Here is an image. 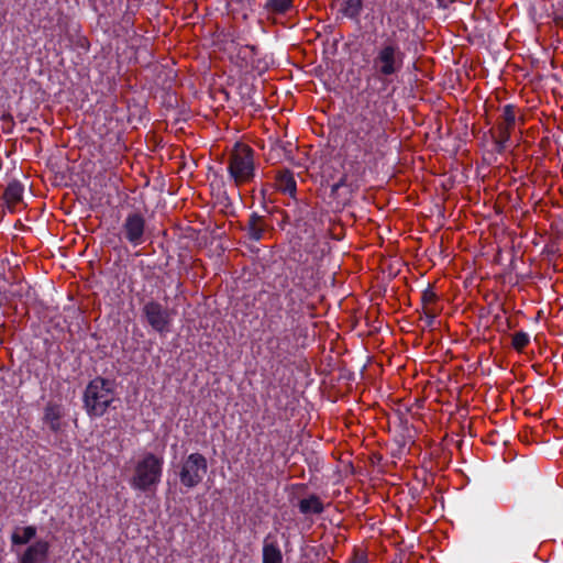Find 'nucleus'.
<instances>
[{
  "mask_svg": "<svg viewBox=\"0 0 563 563\" xmlns=\"http://www.w3.org/2000/svg\"><path fill=\"white\" fill-rule=\"evenodd\" d=\"M530 342L528 333L518 331L512 335V346L517 351H522Z\"/></svg>",
  "mask_w": 563,
  "mask_h": 563,
  "instance_id": "4be33fe9",
  "label": "nucleus"
},
{
  "mask_svg": "<svg viewBox=\"0 0 563 563\" xmlns=\"http://www.w3.org/2000/svg\"><path fill=\"white\" fill-rule=\"evenodd\" d=\"M352 563H363V562H361V561H354V562H352Z\"/></svg>",
  "mask_w": 563,
  "mask_h": 563,
  "instance_id": "cd10ccee",
  "label": "nucleus"
},
{
  "mask_svg": "<svg viewBox=\"0 0 563 563\" xmlns=\"http://www.w3.org/2000/svg\"><path fill=\"white\" fill-rule=\"evenodd\" d=\"M283 553L279 548L277 536L268 533L263 541V563H282Z\"/></svg>",
  "mask_w": 563,
  "mask_h": 563,
  "instance_id": "9d476101",
  "label": "nucleus"
},
{
  "mask_svg": "<svg viewBox=\"0 0 563 563\" xmlns=\"http://www.w3.org/2000/svg\"><path fill=\"white\" fill-rule=\"evenodd\" d=\"M347 135L354 158L363 162L378 153L388 140L383 114L369 107L354 118Z\"/></svg>",
  "mask_w": 563,
  "mask_h": 563,
  "instance_id": "f257e3e1",
  "label": "nucleus"
},
{
  "mask_svg": "<svg viewBox=\"0 0 563 563\" xmlns=\"http://www.w3.org/2000/svg\"><path fill=\"white\" fill-rule=\"evenodd\" d=\"M405 59L406 52L401 48L396 32H393L375 46L372 69L380 82L388 85L401 73Z\"/></svg>",
  "mask_w": 563,
  "mask_h": 563,
  "instance_id": "f03ea898",
  "label": "nucleus"
},
{
  "mask_svg": "<svg viewBox=\"0 0 563 563\" xmlns=\"http://www.w3.org/2000/svg\"><path fill=\"white\" fill-rule=\"evenodd\" d=\"M245 48H246V49H250V51H252V52L255 49V47H254V46H245Z\"/></svg>",
  "mask_w": 563,
  "mask_h": 563,
  "instance_id": "393cba45",
  "label": "nucleus"
},
{
  "mask_svg": "<svg viewBox=\"0 0 563 563\" xmlns=\"http://www.w3.org/2000/svg\"><path fill=\"white\" fill-rule=\"evenodd\" d=\"M266 221L265 218L253 212L250 214L246 225L244 230L246 231L247 238L252 241L258 242L264 238L266 232Z\"/></svg>",
  "mask_w": 563,
  "mask_h": 563,
  "instance_id": "f8f14e48",
  "label": "nucleus"
},
{
  "mask_svg": "<svg viewBox=\"0 0 563 563\" xmlns=\"http://www.w3.org/2000/svg\"><path fill=\"white\" fill-rule=\"evenodd\" d=\"M291 294H292V291L290 290V291L287 294V297H291Z\"/></svg>",
  "mask_w": 563,
  "mask_h": 563,
  "instance_id": "bb28decb",
  "label": "nucleus"
},
{
  "mask_svg": "<svg viewBox=\"0 0 563 563\" xmlns=\"http://www.w3.org/2000/svg\"><path fill=\"white\" fill-rule=\"evenodd\" d=\"M64 411L60 405L48 402L44 409V422L49 427L53 432L60 430V419Z\"/></svg>",
  "mask_w": 563,
  "mask_h": 563,
  "instance_id": "4468645a",
  "label": "nucleus"
},
{
  "mask_svg": "<svg viewBox=\"0 0 563 563\" xmlns=\"http://www.w3.org/2000/svg\"><path fill=\"white\" fill-rule=\"evenodd\" d=\"M294 0H266L264 9L269 14L283 15L292 10Z\"/></svg>",
  "mask_w": 563,
  "mask_h": 563,
  "instance_id": "6ab92c4d",
  "label": "nucleus"
},
{
  "mask_svg": "<svg viewBox=\"0 0 563 563\" xmlns=\"http://www.w3.org/2000/svg\"><path fill=\"white\" fill-rule=\"evenodd\" d=\"M277 189L295 198L297 192V183L294 173L290 169L278 170L275 177Z\"/></svg>",
  "mask_w": 563,
  "mask_h": 563,
  "instance_id": "ddd939ff",
  "label": "nucleus"
},
{
  "mask_svg": "<svg viewBox=\"0 0 563 563\" xmlns=\"http://www.w3.org/2000/svg\"><path fill=\"white\" fill-rule=\"evenodd\" d=\"M363 10V0H344L340 11L351 20L358 21Z\"/></svg>",
  "mask_w": 563,
  "mask_h": 563,
  "instance_id": "412c9836",
  "label": "nucleus"
},
{
  "mask_svg": "<svg viewBox=\"0 0 563 563\" xmlns=\"http://www.w3.org/2000/svg\"><path fill=\"white\" fill-rule=\"evenodd\" d=\"M300 514L308 515H320L323 512L324 507L319 496L312 494L307 498H302L298 503Z\"/></svg>",
  "mask_w": 563,
  "mask_h": 563,
  "instance_id": "2eb2a0df",
  "label": "nucleus"
},
{
  "mask_svg": "<svg viewBox=\"0 0 563 563\" xmlns=\"http://www.w3.org/2000/svg\"><path fill=\"white\" fill-rule=\"evenodd\" d=\"M36 536V527L27 526L24 528H18L11 534V542L13 545L27 544Z\"/></svg>",
  "mask_w": 563,
  "mask_h": 563,
  "instance_id": "aec40b11",
  "label": "nucleus"
},
{
  "mask_svg": "<svg viewBox=\"0 0 563 563\" xmlns=\"http://www.w3.org/2000/svg\"><path fill=\"white\" fill-rule=\"evenodd\" d=\"M49 543L37 540L30 544L20 558V563H46L48 560Z\"/></svg>",
  "mask_w": 563,
  "mask_h": 563,
  "instance_id": "1a4fd4ad",
  "label": "nucleus"
},
{
  "mask_svg": "<svg viewBox=\"0 0 563 563\" xmlns=\"http://www.w3.org/2000/svg\"><path fill=\"white\" fill-rule=\"evenodd\" d=\"M274 341H278V340H277V339H271V340L268 341V344H272Z\"/></svg>",
  "mask_w": 563,
  "mask_h": 563,
  "instance_id": "a878e982",
  "label": "nucleus"
},
{
  "mask_svg": "<svg viewBox=\"0 0 563 563\" xmlns=\"http://www.w3.org/2000/svg\"><path fill=\"white\" fill-rule=\"evenodd\" d=\"M421 300L423 302L424 314L428 319V323L431 324L437 316V311L432 306L437 302L438 296L430 287H428L422 291Z\"/></svg>",
  "mask_w": 563,
  "mask_h": 563,
  "instance_id": "a211bd4d",
  "label": "nucleus"
},
{
  "mask_svg": "<svg viewBox=\"0 0 563 563\" xmlns=\"http://www.w3.org/2000/svg\"><path fill=\"white\" fill-rule=\"evenodd\" d=\"M516 122V107L512 104H506L503 109V113L500 115V121L498 123V131L503 132L506 130L510 134L511 130L515 126Z\"/></svg>",
  "mask_w": 563,
  "mask_h": 563,
  "instance_id": "f3484780",
  "label": "nucleus"
},
{
  "mask_svg": "<svg viewBox=\"0 0 563 563\" xmlns=\"http://www.w3.org/2000/svg\"><path fill=\"white\" fill-rule=\"evenodd\" d=\"M164 459L152 452L145 453L135 464L134 474L130 479L132 488L148 492L155 489L163 474Z\"/></svg>",
  "mask_w": 563,
  "mask_h": 563,
  "instance_id": "39448f33",
  "label": "nucleus"
},
{
  "mask_svg": "<svg viewBox=\"0 0 563 563\" xmlns=\"http://www.w3.org/2000/svg\"><path fill=\"white\" fill-rule=\"evenodd\" d=\"M227 169L235 187L252 183L256 175L255 151L247 144L235 143L229 153Z\"/></svg>",
  "mask_w": 563,
  "mask_h": 563,
  "instance_id": "7ed1b4c3",
  "label": "nucleus"
},
{
  "mask_svg": "<svg viewBox=\"0 0 563 563\" xmlns=\"http://www.w3.org/2000/svg\"><path fill=\"white\" fill-rule=\"evenodd\" d=\"M255 0H231L232 3H238L241 8L251 7Z\"/></svg>",
  "mask_w": 563,
  "mask_h": 563,
  "instance_id": "b1692460",
  "label": "nucleus"
},
{
  "mask_svg": "<svg viewBox=\"0 0 563 563\" xmlns=\"http://www.w3.org/2000/svg\"><path fill=\"white\" fill-rule=\"evenodd\" d=\"M146 221L139 211L130 212L121 225V236L132 246H139L145 242Z\"/></svg>",
  "mask_w": 563,
  "mask_h": 563,
  "instance_id": "6e6552de",
  "label": "nucleus"
},
{
  "mask_svg": "<svg viewBox=\"0 0 563 563\" xmlns=\"http://www.w3.org/2000/svg\"><path fill=\"white\" fill-rule=\"evenodd\" d=\"M510 140V134L508 132L503 131V132H499L498 131V137L496 140V151L498 153H501L504 152L505 147H506V143Z\"/></svg>",
  "mask_w": 563,
  "mask_h": 563,
  "instance_id": "5701e85b",
  "label": "nucleus"
},
{
  "mask_svg": "<svg viewBox=\"0 0 563 563\" xmlns=\"http://www.w3.org/2000/svg\"><path fill=\"white\" fill-rule=\"evenodd\" d=\"M142 318L157 333L166 334L170 332L175 311L161 302L151 299L146 301L142 309Z\"/></svg>",
  "mask_w": 563,
  "mask_h": 563,
  "instance_id": "423d86ee",
  "label": "nucleus"
},
{
  "mask_svg": "<svg viewBox=\"0 0 563 563\" xmlns=\"http://www.w3.org/2000/svg\"><path fill=\"white\" fill-rule=\"evenodd\" d=\"M178 468L181 485L187 488H194L202 482L207 474L208 462L205 455L195 452L183 459Z\"/></svg>",
  "mask_w": 563,
  "mask_h": 563,
  "instance_id": "0eeeda50",
  "label": "nucleus"
},
{
  "mask_svg": "<svg viewBox=\"0 0 563 563\" xmlns=\"http://www.w3.org/2000/svg\"><path fill=\"white\" fill-rule=\"evenodd\" d=\"M23 191L24 187L20 181L13 180L8 184L3 194V198L9 208H14L18 203L22 201Z\"/></svg>",
  "mask_w": 563,
  "mask_h": 563,
  "instance_id": "dca6fc26",
  "label": "nucleus"
},
{
  "mask_svg": "<svg viewBox=\"0 0 563 563\" xmlns=\"http://www.w3.org/2000/svg\"><path fill=\"white\" fill-rule=\"evenodd\" d=\"M82 400L89 417H102L115 400L114 383L102 377L93 378L87 385Z\"/></svg>",
  "mask_w": 563,
  "mask_h": 563,
  "instance_id": "20e7f679",
  "label": "nucleus"
},
{
  "mask_svg": "<svg viewBox=\"0 0 563 563\" xmlns=\"http://www.w3.org/2000/svg\"><path fill=\"white\" fill-rule=\"evenodd\" d=\"M269 303L271 307L265 312V321L269 331L277 332L280 330L283 320L279 297L276 295L269 296Z\"/></svg>",
  "mask_w": 563,
  "mask_h": 563,
  "instance_id": "9b49d317",
  "label": "nucleus"
}]
</instances>
